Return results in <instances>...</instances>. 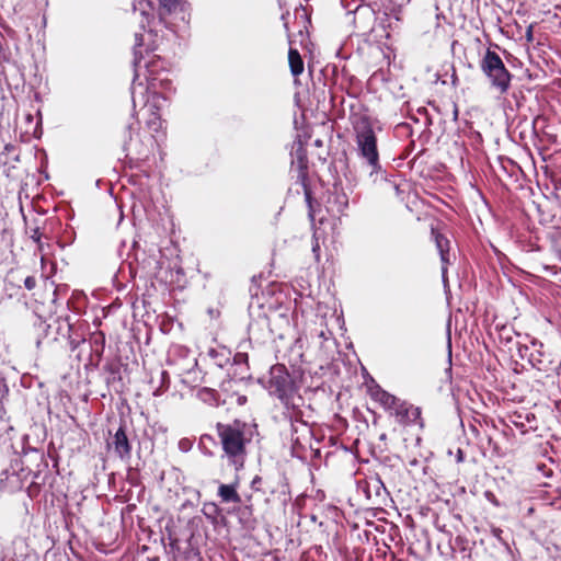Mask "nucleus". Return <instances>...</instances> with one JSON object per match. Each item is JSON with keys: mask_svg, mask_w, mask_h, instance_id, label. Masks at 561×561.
Here are the masks:
<instances>
[{"mask_svg": "<svg viewBox=\"0 0 561 561\" xmlns=\"http://www.w3.org/2000/svg\"><path fill=\"white\" fill-rule=\"evenodd\" d=\"M357 152L371 169L369 176L376 182L378 176L383 179V171L379 162L377 136L368 117H360L354 126Z\"/></svg>", "mask_w": 561, "mask_h": 561, "instance_id": "nucleus-1", "label": "nucleus"}, {"mask_svg": "<svg viewBox=\"0 0 561 561\" xmlns=\"http://www.w3.org/2000/svg\"><path fill=\"white\" fill-rule=\"evenodd\" d=\"M245 427L247 424L240 421H234L231 424H217V433L224 453L236 470H240L244 465L245 444L249 442L244 436Z\"/></svg>", "mask_w": 561, "mask_h": 561, "instance_id": "nucleus-2", "label": "nucleus"}, {"mask_svg": "<svg viewBox=\"0 0 561 561\" xmlns=\"http://www.w3.org/2000/svg\"><path fill=\"white\" fill-rule=\"evenodd\" d=\"M266 388L270 394L280 400L287 411H295L304 402L302 397L297 393L291 376L283 364L271 367Z\"/></svg>", "mask_w": 561, "mask_h": 561, "instance_id": "nucleus-3", "label": "nucleus"}, {"mask_svg": "<svg viewBox=\"0 0 561 561\" xmlns=\"http://www.w3.org/2000/svg\"><path fill=\"white\" fill-rule=\"evenodd\" d=\"M480 68L490 80L492 88L499 91L500 94L507 93L513 76L497 53L486 49L480 61Z\"/></svg>", "mask_w": 561, "mask_h": 561, "instance_id": "nucleus-4", "label": "nucleus"}, {"mask_svg": "<svg viewBox=\"0 0 561 561\" xmlns=\"http://www.w3.org/2000/svg\"><path fill=\"white\" fill-rule=\"evenodd\" d=\"M39 328L45 331V337L49 336L48 331L55 329L56 335H54L51 339L54 341H66L71 352H75L81 344L85 343V339L78 333L68 317L54 318L49 323L46 321H41Z\"/></svg>", "mask_w": 561, "mask_h": 561, "instance_id": "nucleus-5", "label": "nucleus"}, {"mask_svg": "<svg viewBox=\"0 0 561 561\" xmlns=\"http://www.w3.org/2000/svg\"><path fill=\"white\" fill-rule=\"evenodd\" d=\"M290 419V442H291V450L294 456H302L307 448H312L311 439L312 432L309 425L300 421V410L299 408L288 411Z\"/></svg>", "mask_w": 561, "mask_h": 561, "instance_id": "nucleus-6", "label": "nucleus"}, {"mask_svg": "<svg viewBox=\"0 0 561 561\" xmlns=\"http://www.w3.org/2000/svg\"><path fill=\"white\" fill-rule=\"evenodd\" d=\"M135 42H136L135 43V48L142 46V35L136 33L135 34ZM134 54H135V59H134L135 78H134L133 84H131V99H133L134 105L136 106V104H137V95L140 94V96L142 99V102L145 103V101H144V93H145V91H148L150 89H153V90L156 89V80L157 79L156 78L150 79L149 85L147 88L144 87L142 82L138 81L139 78H140L139 71L141 70V68H147V62H145L144 65L141 64V58L137 57V50L136 49H135Z\"/></svg>", "mask_w": 561, "mask_h": 561, "instance_id": "nucleus-7", "label": "nucleus"}, {"mask_svg": "<svg viewBox=\"0 0 561 561\" xmlns=\"http://www.w3.org/2000/svg\"><path fill=\"white\" fill-rule=\"evenodd\" d=\"M291 154H293L291 165H293V168H295L297 170V179L302 182V185L305 188L306 202L308 203L309 207H311V193L305 183L306 178H307L306 170H307V163H308L306 150L302 147V145L299 144L298 147L296 148L295 152H293Z\"/></svg>", "mask_w": 561, "mask_h": 561, "instance_id": "nucleus-8", "label": "nucleus"}, {"mask_svg": "<svg viewBox=\"0 0 561 561\" xmlns=\"http://www.w3.org/2000/svg\"><path fill=\"white\" fill-rule=\"evenodd\" d=\"M111 445L113 446L114 453L116 454V456L119 459H122V460L130 459L131 444L126 434L125 424H121V426L117 428L116 433L114 434Z\"/></svg>", "mask_w": 561, "mask_h": 561, "instance_id": "nucleus-9", "label": "nucleus"}, {"mask_svg": "<svg viewBox=\"0 0 561 561\" xmlns=\"http://www.w3.org/2000/svg\"><path fill=\"white\" fill-rule=\"evenodd\" d=\"M393 412L398 422L404 425L414 424L421 420V410L401 400Z\"/></svg>", "mask_w": 561, "mask_h": 561, "instance_id": "nucleus-10", "label": "nucleus"}, {"mask_svg": "<svg viewBox=\"0 0 561 561\" xmlns=\"http://www.w3.org/2000/svg\"><path fill=\"white\" fill-rule=\"evenodd\" d=\"M432 236L434 238L437 251L442 261V275L443 280L446 282L447 264H449V240L435 228H432Z\"/></svg>", "mask_w": 561, "mask_h": 561, "instance_id": "nucleus-11", "label": "nucleus"}, {"mask_svg": "<svg viewBox=\"0 0 561 561\" xmlns=\"http://www.w3.org/2000/svg\"><path fill=\"white\" fill-rule=\"evenodd\" d=\"M103 370L107 386L112 387L116 392L122 391L121 365L116 362H111L104 365Z\"/></svg>", "mask_w": 561, "mask_h": 561, "instance_id": "nucleus-12", "label": "nucleus"}, {"mask_svg": "<svg viewBox=\"0 0 561 561\" xmlns=\"http://www.w3.org/2000/svg\"><path fill=\"white\" fill-rule=\"evenodd\" d=\"M327 204L328 211L333 215H343L348 207V197L344 192L334 190V192L329 194Z\"/></svg>", "mask_w": 561, "mask_h": 561, "instance_id": "nucleus-13", "label": "nucleus"}, {"mask_svg": "<svg viewBox=\"0 0 561 561\" xmlns=\"http://www.w3.org/2000/svg\"><path fill=\"white\" fill-rule=\"evenodd\" d=\"M529 363L534 368L543 371L547 375L553 373L558 367L554 360L549 359L548 356L540 351L530 354Z\"/></svg>", "mask_w": 561, "mask_h": 561, "instance_id": "nucleus-14", "label": "nucleus"}, {"mask_svg": "<svg viewBox=\"0 0 561 561\" xmlns=\"http://www.w3.org/2000/svg\"><path fill=\"white\" fill-rule=\"evenodd\" d=\"M134 13L139 12L141 20L140 26L146 30L150 25V20L153 19V7L150 0H135L133 3Z\"/></svg>", "mask_w": 561, "mask_h": 561, "instance_id": "nucleus-15", "label": "nucleus"}, {"mask_svg": "<svg viewBox=\"0 0 561 561\" xmlns=\"http://www.w3.org/2000/svg\"><path fill=\"white\" fill-rule=\"evenodd\" d=\"M238 482L231 484L220 483L218 486V495L224 503H241V496L237 492Z\"/></svg>", "mask_w": 561, "mask_h": 561, "instance_id": "nucleus-16", "label": "nucleus"}, {"mask_svg": "<svg viewBox=\"0 0 561 561\" xmlns=\"http://www.w3.org/2000/svg\"><path fill=\"white\" fill-rule=\"evenodd\" d=\"M374 398L380 402L385 409L390 411H394L400 401L399 398L380 388L374 392Z\"/></svg>", "mask_w": 561, "mask_h": 561, "instance_id": "nucleus-17", "label": "nucleus"}, {"mask_svg": "<svg viewBox=\"0 0 561 561\" xmlns=\"http://www.w3.org/2000/svg\"><path fill=\"white\" fill-rule=\"evenodd\" d=\"M288 61L293 76L297 77L304 71V61L299 51L295 48H289Z\"/></svg>", "mask_w": 561, "mask_h": 561, "instance_id": "nucleus-18", "label": "nucleus"}, {"mask_svg": "<svg viewBox=\"0 0 561 561\" xmlns=\"http://www.w3.org/2000/svg\"><path fill=\"white\" fill-rule=\"evenodd\" d=\"M41 321H43V320L39 318L38 321L35 323V327L37 328V339H36L37 347H39L42 344H49L51 342H55L51 337L54 335H56L55 329H51L50 331H48L49 336L45 337V331L42 328H39Z\"/></svg>", "mask_w": 561, "mask_h": 561, "instance_id": "nucleus-19", "label": "nucleus"}, {"mask_svg": "<svg viewBox=\"0 0 561 561\" xmlns=\"http://www.w3.org/2000/svg\"><path fill=\"white\" fill-rule=\"evenodd\" d=\"M169 374L165 370L160 371V386L152 391L154 397L161 396L169 388Z\"/></svg>", "mask_w": 561, "mask_h": 561, "instance_id": "nucleus-20", "label": "nucleus"}, {"mask_svg": "<svg viewBox=\"0 0 561 561\" xmlns=\"http://www.w3.org/2000/svg\"><path fill=\"white\" fill-rule=\"evenodd\" d=\"M368 488H374L376 494L379 496L381 491L387 493L386 486L379 477H376L368 483Z\"/></svg>", "mask_w": 561, "mask_h": 561, "instance_id": "nucleus-21", "label": "nucleus"}, {"mask_svg": "<svg viewBox=\"0 0 561 561\" xmlns=\"http://www.w3.org/2000/svg\"><path fill=\"white\" fill-rule=\"evenodd\" d=\"M178 0H160L161 8L167 12L171 13L175 9Z\"/></svg>", "mask_w": 561, "mask_h": 561, "instance_id": "nucleus-22", "label": "nucleus"}, {"mask_svg": "<svg viewBox=\"0 0 561 561\" xmlns=\"http://www.w3.org/2000/svg\"><path fill=\"white\" fill-rule=\"evenodd\" d=\"M94 340V343L98 345L100 344V348H95V352L98 353V355L100 356L101 353L103 352V348H104V343H105V337L103 334H99V335H95L93 337Z\"/></svg>", "mask_w": 561, "mask_h": 561, "instance_id": "nucleus-23", "label": "nucleus"}, {"mask_svg": "<svg viewBox=\"0 0 561 561\" xmlns=\"http://www.w3.org/2000/svg\"><path fill=\"white\" fill-rule=\"evenodd\" d=\"M41 238H42V233L39 231V228L33 229L32 230V234H31V239L38 244L39 249H42Z\"/></svg>", "mask_w": 561, "mask_h": 561, "instance_id": "nucleus-24", "label": "nucleus"}, {"mask_svg": "<svg viewBox=\"0 0 561 561\" xmlns=\"http://www.w3.org/2000/svg\"><path fill=\"white\" fill-rule=\"evenodd\" d=\"M24 286L28 290L34 289L36 287V278L34 276H27L24 279Z\"/></svg>", "mask_w": 561, "mask_h": 561, "instance_id": "nucleus-25", "label": "nucleus"}, {"mask_svg": "<svg viewBox=\"0 0 561 561\" xmlns=\"http://www.w3.org/2000/svg\"><path fill=\"white\" fill-rule=\"evenodd\" d=\"M9 389L3 378L0 377V401L7 396Z\"/></svg>", "mask_w": 561, "mask_h": 561, "instance_id": "nucleus-26", "label": "nucleus"}, {"mask_svg": "<svg viewBox=\"0 0 561 561\" xmlns=\"http://www.w3.org/2000/svg\"><path fill=\"white\" fill-rule=\"evenodd\" d=\"M247 360H248V354L247 353L239 352V353H237L234 355V362L237 364L247 363Z\"/></svg>", "mask_w": 561, "mask_h": 561, "instance_id": "nucleus-27", "label": "nucleus"}, {"mask_svg": "<svg viewBox=\"0 0 561 561\" xmlns=\"http://www.w3.org/2000/svg\"><path fill=\"white\" fill-rule=\"evenodd\" d=\"M262 482V478L259 477V476H255L251 482V488L254 490V491H260V484Z\"/></svg>", "mask_w": 561, "mask_h": 561, "instance_id": "nucleus-28", "label": "nucleus"}, {"mask_svg": "<svg viewBox=\"0 0 561 561\" xmlns=\"http://www.w3.org/2000/svg\"><path fill=\"white\" fill-rule=\"evenodd\" d=\"M484 495H485V497H486V500H488L489 502H491V503H492V504H494L495 506H499V502H497V500H496L495 495H494L492 492L486 491V492L484 493Z\"/></svg>", "mask_w": 561, "mask_h": 561, "instance_id": "nucleus-29", "label": "nucleus"}, {"mask_svg": "<svg viewBox=\"0 0 561 561\" xmlns=\"http://www.w3.org/2000/svg\"><path fill=\"white\" fill-rule=\"evenodd\" d=\"M533 30H534L533 25H529L526 30L525 37L528 43H531L534 41Z\"/></svg>", "mask_w": 561, "mask_h": 561, "instance_id": "nucleus-30", "label": "nucleus"}, {"mask_svg": "<svg viewBox=\"0 0 561 561\" xmlns=\"http://www.w3.org/2000/svg\"><path fill=\"white\" fill-rule=\"evenodd\" d=\"M4 545H5V540L2 536H0V561H3L5 558Z\"/></svg>", "mask_w": 561, "mask_h": 561, "instance_id": "nucleus-31", "label": "nucleus"}, {"mask_svg": "<svg viewBox=\"0 0 561 561\" xmlns=\"http://www.w3.org/2000/svg\"><path fill=\"white\" fill-rule=\"evenodd\" d=\"M206 510H208V512H211V513L216 514L218 508H217V505H216V504L210 503V504H206V505L204 506V512H205V514H206V515H208V513L206 512Z\"/></svg>", "mask_w": 561, "mask_h": 561, "instance_id": "nucleus-32", "label": "nucleus"}, {"mask_svg": "<svg viewBox=\"0 0 561 561\" xmlns=\"http://www.w3.org/2000/svg\"><path fill=\"white\" fill-rule=\"evenodd\" d=\"M138 128V123L137 122H131L127 125V131H128V137L129 139H131V131L133 130H136Z\"/></svg>", "mask_w": 561, "mask_h": 561, "instance_id": "nucleus-33", "label": "nucleus"}, {"mask_svg": "<svg viewBox=\"0 0 561 561\" xmlns=\"http://www.w3.org/2000/svg\"><path fill=\"white\" fill-rule=\"evenodd\" d=\"M312 252H313L316 259L319 260L320 245H319L318 241H316L314 244L312 245Z\"/></svg>", "mask_w": 561, "mask_h": 561, "instance_id": "nucleus-34", "label": "nucleus"}, {"mask_svg": "<svg viewBox=\"0 0 561 561\" xmlns=\"http://www.w3.org/2000/svg\"><path fill=\"white\" fill-rule=\"evenodd\" d=\"M3 476L5 477V479H8V478H9V471H8V470H3V471L1 472V474H0V477H1V482L4 480Z\"/></svg>", "mask_w": 561, "mask_h": 561, "instance_id": "nucleus-35", "label": "nucleus"}, {"mask_svg": "<svg viewBox=\"0 0 561 561\" xmlns=\"http://www.w3.org/2000/svg\"><path fill=\"white\" fill-rule=\"evenodd\" d=\"M245 401H247V398H245V397H239V398H238V402H239V404H243Z\"/></svg>", "mask_w": 561, "mask_h": 561, "instance_id": "nucleus-36", "label": "nucleus"}, {"mask_svg": "<svg viewBox=\"0 0 561 561\" xmlns=\"http://www.w3.org/2000/svg\"><path fill=\"white\" fill-rule=\"evenodd\" d=\"M505 162H506V163H508V164H510V165H512V167H515L514 161H513V160H511V159H508V158H507V159H505Z\"/></svg>", "mask_w": 561, "mask_h": 561, "instance_id": "nucleus-37", "label": "nucleus"}, {"mask_svg": "<svg viewBox=\"0 0 561 561\" xmlns=\"http://www.w3.org/2000/svg\"><path fill=\"white\" fill-rule=\"evenodd\" d=\"M556 408L561 411V400L556 402Z\"/></svg>", "mask_w": 561, "mask_h": 561, "instance_id": "nucleus-38", "label": "nucleus"}, {"mask_svg": "<svg viewBox=\"0 0 561 561\" xmlns=\"http://www.w3.org/2000/svg\"><path fill=\"white\" fill-rule=\"evenodd\" d=\"M448 348H449V351L451 350L450 336L448 337Z\"/></svg>", "mask_w": 561, "mask_h": 561, "instance_id": "nucleus-39", "label": "nucleus"}, {"mask_svg": "<svg viewBox=\"0 0 561 561\" xmlns=\"http://www.w3.org/2000/svg\"><path fill=\"white\" fill-rule=\"evenodd\" d=\"M501 531H502L501 529H494V534H495V536H499V534H500Z\"/></svg>", "mask_w": 561, "mask_h": 561, "instance_id": "nucleus-40", "label": "nucleus"}, {"mask_svg": "<svg viewBox=\"0 0 561 561\" xmlns=\"http://www.w3.org/2000/svg\"><path fill=\"white\" fill-rule=\"evenodd\" d=\"M11 148H13L11 145H5V150L9 151Z\"/></svg>", "mask_w": 561, "mask_h": 561, "instance_id": "nucleus-41", "label": "nucleus"}, {"mask_svg": "<svg viewBox=\"0 0 561 561\" xmlns=\"http://www.w3.org/2000/svg\"><path fill=\"white\" fill-rule=\"evenodd\" d=\"M558 257L561 261V251L558 252Z\"/></svg>", "mask_w": 561, "mask_h": 561, "instance_id": "nucleus-42", "label": "nucleus"}]
</instances>
